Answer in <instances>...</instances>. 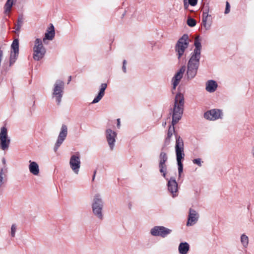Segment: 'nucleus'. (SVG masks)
Returning <instances> with one entry per match:
<instances>
[{"instance_id":"nucleus-14","label":"nucleus","mask_w":254,"mask_h":254,"mask_svg":"<svg viewBox=\"0 0 254 254\" xmlns=\"http://www.w3.org/2000/svg\"><path fill=\"white\" fill-rule=\"evenodd\" d=\"M106 138L108 144L111 149H113L114 143L116 141L115 138L117 136L116 133L111 129H107L106 131Z\"/></svg>"},{"instance_id":"nucleus-30","label":"nucleus","mask_w":254,"mask_h":254,"mask_svg":"<svg viewBox=\"0 0 254 254\" xmlns=\"http://www.w3.org/2000/svg\"><path fill=\"white\" fill-rule=\"evenodd\" d=\"M241 242L243 246L246 248L249 244L248 237L245 234H243L241 237Z\"/></svg>"},{"instance_id":"nucleus-6","label":"nucleus","mask_w":254,"mask_h":254,"mask_svg":"<svg viewBox=\"0 0 254 254\" xmlns=\"http://www.w3.org/2000/svg\"><path fill=\"white\" fill-rule=\"evenodd\" d=\"M10 143V137L8 135L7 129L5 127H2L0 131V148L2 150L8 149Z\"/></svg>"},{"instance_id":"nucleus-24","label":"nucleus","mask_w":254,"mask_h":254,"mask_svg":"<svg viewBox=\"0 0 254 254\" xmlns=\"http://www.w3.org/2000/svg\"><path fill=\"white\" fill-rule=\"evenodd\" d=\"M55 36V29L54 26L52 24L51 27L49 28L47 32L45 33V38L43 41H45L46 39L51 40L53 39Z\"/></svg>"},{"instance_id":"nucleus-23","label":"nucleus","mask_w":254,"mask_h":254,"mask_svg":"<svg viewBox=\"0 0 254 254\" xmlns=\"http://www.w3.org/2000/svg\"><path fill=\"white\" fill-rule=\"evenodd\" d=\"M174 132H175L174 125H173V124H172V126H170V127L168 129V130L167 135V136L165 138V142H164L165 145H168L169 144V143L170 142L171 138L172 137Z\"/></svg>"},{"instance_id":"nucleus-18","label":"nucleus","mask_w":254,"mask_h":254,"mask_svg":"<svg viewBox=\"0 0 254 254\" xmlns=\"http://www.w3.org/2000/svg\"><path fill=\"white\" fill-rule=\"evenodd\" d=\"M29 163L28 169L30 173L34 176H38L40 174V168L38 163L31 160Z\"/></svg>"},{"instance_id":"nucleus-2","label":"nucleus","mask_w":254,"mask_h":254,"mask_svg":"<svg viewBox=\"0 0 254 254\" xmlns=\"http://www.w3.org/2000/svg\"><path fill=\"white\" fill-rule=\"evenodd\" d=\"M175 148L178 166L179 177H180L183 170L182 160L184 159L185 156L184 141L180 136L176 137Z\"/></svg>"},{"instance_id":"nucleus-3","label":"nucleus","mask_w":254,"mask_h":254,"mask_svg":"<svg viewBox=\"0 0 254 254\" xmlns=\"http://www.w3.org/2000/svg\"><path fill=\"white\" fill-rule=\"evenodd\" d=\"M103 206L104 202L101 196L99 194H96L93 199L92 211L94 215L100 220L103 217L102 213Z\"/></svg>"},{"instance_id":"nucleus-26","label":"nucleus","mask_w":254,"mask_h":254,"mask_svg":"<svg viewBox=\"0 0 254 254\" xmlns=\"http://www.w3.org/2000/svg\"><path fill=\"white\" fill-rule=\"evenodd\" d=\"M190 65V64H188V70L187 72L188 77L189 79L193 78L195 76L197 72L196 68H191Z\"/></svg>"},{"instance_id":"nucleus-31","label":"nucleus","mask_w":254,"mask_h":254,"mask_svg":"<svg viewBox=\"0 0 254 254\" xmlns=\"http://www.w3.org/2000/svg\"><path fill=\"white\" fill-rule=\"evenodd\" d=\"M17 229V226L16 224H13L12 225L10 230V234L12 237H14L15 235V232Z\"/></svg>"},{"instance_id":"nucleus-12","label":"nucleus","mask_w":254,"mask_h":254,"mask_svg":"<svg viewBox=\"0 0 254 254\" xmlns=\"http://www.w3.org/2000/svg\"><path fill=\"white\" fill-rule=\"evenodd\" d=\"M67 133V128L65 125H63L61 130L58 136V140L55 145V151H56L59 147L62 144L65 139Z\"/></svg>"},{"instance_id":"nucleus-25","label":"nucleus","mask_w":254,"mask_h":254,"mask_svg":"<svg viewBox=\"0 0 254 254\" xmlns=\"http://www.w3.org/2000/svg\"><path fill=\"white\" fill-rule=\"evenodd\" d=\"M189 249V245L186 242L180 243L178 248L179 252L180 254H187Z\"/></svg>"},{"instance_id":"nucleus-36","label":"nucleus","mask_w":254,"mask_h":254,"mask_svg":"<svg viewBox=\"0 0 254 254\" xmlns=\"http://www.w3.org/2000/svg\"><path fill=\"white\" fill-rule=\"evenodd\" d=\"M126 61L124 60V62H123V69L124 72H126Z\"/></svg>"},{"instance_id":"nucleus-37","label":"nucleus","mask_w":254,"mask_h":254,"mask_svg":"<svg viewBox=\"0 0 254 254\" xmlns=\"http://www.w3.org/2000/svg\"><path fill=\"white\" fill-rule=\"evenodd\" d=\"M20 27H21V25L20 24H18L16 26V31L18 32L19 31L20 29Z\"/></svg>"},{"instance_id":"nucleus-13","label":"nucleus","mask_w":254,"mask_h":254,"mask_svg":"<svg viewBox=\"0 0 254 254\" xmlns=\"http://www.w3.org/2000/svg\"><path fill=\"white\" fill-rule=\"evenodd\" d=\"M186 70L185 66H182L175 74L174 77L172 79V83H173V89H175L177 85L179 84L181 79L183 77L184 73Z\"/></svg>"},{"instance_id":"nucleus-5","label":"nucleus","mask_w":254,"mask_h":254,"mask_svg":"<svg viewBox=\"0 0 254 254\" xmlns=\"http://www.w3.org/2000/svg\"><path fill=\"white\" fill-rule=\"evenodd\" d=\"M189 45V37L187 34L183 35L178 41L175 46V51L180 59L184 54Z\"/></svg>"},{"instance_id":"nucleus-20","label":"nucleus","mask_w":254,"mask_h":254,"mask_svg":"<svg viewBox=\"0 0 254 254\" xmlns=\"http://www.w3.org/2000/svg\"><path fill=\"white\" fill-rule=\"evenodd\" d=\"M107 87V84L105 83L102 84L101 88L98 95L94 98L92 103L95 104L98 103L103 97L104 95L105 90Z\"/></svg>"},{"instance_id":"nucleus-29","label":"nucleus","mask_w":254,"mask_h":254,"mask_svg":"<svg viewBox=\"0 0 254 254\" xmlns=\"http://www.w3.org/2000/svg\"><path fill=\"white\" fill-rule=\"evenodd\" d=\"M13 4V0H7L4 5V12L5 13L8 14Z\"/></svg>"},{"instance_id":"nucleus-19","label":"nucleus","mask_w":254,"mask_h":254,"mask_svg":"<svg viewBox=\"0 0 254 254\" xmlns=\"http://www.w3.org/2000/svg\"><path fill=\"white\" fill-rule=\"evenodd\" d=\"M194 44L195 46V49L194 50L193 53L192 55L200 57L201 45L200 39H199L198 36L196 37L195 38Z\"/></svg>"},{"instance_id":"nucleus-9","label":"nucleus","mask_w":254,"mask_h":254,"mask_svg":"<svg viewBox=\"0 0 254 254\" xmlns=\"http://www.w3.org/2000/svg\"><path fill=\"white\" fill-rule=\"evenodd\" d=\"M222 113L218 109H212L204 113V118L208 120L215 121L222 117Z\"/></svg>"},{"instance_id":"nucleus-22","label":"nucleus","mask_w":254,"mask_h":254,"mask_svg":"<svg viewBox=\"0 0 254 254\" xmlns=\"http://www.w3.org/2000/svg\"><path fill=\"white\" fill-rule=\"evenodd\" d=\"M217 87V83L214 80L208 81L206 83V90L209 92H214Z\"/></svg>"},{"instance_id":"nucleus-39","label":"nucleus","mask_w":254,"mask_h":254,"mask_svg":"<svg viewBox=\"0 0 254 254\" xmlns=\"http://www.w3.org/2000/svg\"><path fill=\"white\" fill-rule=\"evenodd\" d=\"M2 162L3 164H5L6 163V160H5V158H3L2 159Z\"/></svg>"},{"instance_id":"nucleus-8","label":"nucleus","mask_w":254,"mask_h":254,"mask_svg":"<svg viewBox=\"0 0 254 254\" xmlns=\"http://www.w3.org/2000/svg\"><path fill=\"white\" fill-rule=\"evenodd\" d=\"M64 88V82L61 80H57L55 84L53 96L56 98L58 104H60L63 95V89Z\"/></svg>"},{"instance_id":"nucleus-32","label":"nucleus","mask_w":254,"mask_h":254,"mask_svg":"<svg viewBox=\"0 0 254 254\" xmlns=\"http://www.w3.org/2000/svg\"><path fill=\"white\" fill-rule=\"evenodd\" d=\"M187 24L191 27H193L195 25V20L192 18H190L188 19Z\"/></svg>"},{"instance_id":"nucleus-7","label":"nucleus","mask_w":254,"mask_h":254,"mask_svg":"<svg viewBox=\"0 0 254 254\" xmlns=\"http://www.w3.org/2000/svg\"><path fill=\"white\" fill-rule=\"evenodd\" d=\"M69 166L73 172L78 174L80 168L81 162L78 154L72 155L69 162Z\"/></svg>"},{"instance_id":"nucleus-21","label":"nucleus","mask_w":254,"mask_h":254,"mask_svg":"<svg viewBox=\"0 0 254 254\" xmlns=\"http://www.w3.org/2000/svg\"><path fill=\"white\" fill-rule=\"evenodd\" d=\"M200 57L194 55H192L190 59L188 64H190L191 68H196L197 70L199 65Z\"/></svg>"},{"instance_id":"nucleus-11","label":"nucleus","mask_w":254,"mask_h":254,"mask_svg":"<svg viewBox=\"0 0 254 254\" xmlns=\"http://www.w3.org/2000/svg\"><path fill=\"white\" fill-rule=\"evenodd\" d=\"M12 51L10 57V63L12 64L15 62L19 53V42L17 39L13 40L11 46Z\"/></svg>"},{"instance_id":"nucleus-17","label":"nucleus","mask_w":254,"mask_h":254,"mask_svg":"<svg viewBox=\"0 0 254 254\" xmlns=\"http://www.w3.org/2000/svg\"><path fill=\"white\" fill-rule=\"evenodd\" d=\"M160 163H159V167H160V171L161 173H163V175L164 177H165L166 175V165L165 162L167 159V155L164 152H161L160 154Z\"/></svg>"},{"instance_id":"nucleus-1","label":"nucleus","mask_w":254,"mask_h":254,"mask_svg":"<svg viewBox=\"0 0 254 254\" xmlns=\"http://www.w3.org/2000/svg\"><path fill=\"white\" fill-rule=\"evenodd\" d=\"M184 98L183 94L178 93L176 95L173 108L172 115V124L175 125L181 119L183 113Z\"/></svg>"},{"instance_id":"nucleus-33","label":"nucleus","mask_w":254,"mask_h":254,"mask_svg":"<svg viewBox=\"0 0 254 254\" xmlns=\"http://www.w3.org/2000/svg\"><path fill=\"white\" fill-rule=\"evenodd\" d=\"M192 162L194 164H196L199 166H201V159L199 158L193 159Z\"/></svg>"},{"instance_id":"nucleus-4","label":"nucleus","mask_w":254,"mask_h":254,"mask_svg":"<svg viewBox=\"0 0 254 254\" xmlns=\"http://www.w3.org/2000/svg\"><path fill=\"white\" fill-rule=\"evenodd\" d=\"M33 50V58L34 60L39 61L44 57L46 50L41 39L37 38L35 40Z\"/></svg>"},{"instance_id":"nucleus-16","label":"nucleus","mask_w":254,"mask_h":254,"mask_svg":"<svg viewBox=\"0 0 254 254\" xmlns=\"http://www.w3.org/2000/svg\"><path fill=\"white\" fill-rule=\"evenodd\" d=\"M169 191L172 193V196L177 195L178 191V184L175 179H171L168 182Z\"/></svg>"},{"instance_id":"nucleus-28","label":"nucleus","mask_w":254,"mask_h":254,"mask_svg":"<svg viewBox=\"0 0 254 254\" xmlns=\"http://www.w3.org/2000/svg\"><path fill=\"white\" fill-rule=\"evenodd\" d=\"M185 9H188L189 5L194 6L197 3V0H183Z\"/></svg>"},{"instance_id":"nucleus-27","label":"nucleus","mask_w":254,"mask_h":254,"mask_svg":"<svg viewBox=\"0 0 254 254\" xmlns=\"http://www.w3.org/2000/svg\"><path fill=\"white\" fill-rule=\"evenodd\" d=\"M7 173L6 168H2L0 171V189L2 188L4 183V178L6 177Z\"/></svg>"},{"instance_id":"nucleus-34","label":"nucleus","mask_w":254,"mask_h":254,"mask_svg":"<svg viewBox=\"0 0 254 254\" xmlns=\"http://www.w3.org/2000/svg\"><path fill=\"white\" fill-rule=\"evenodd\" d=\"M230 5L228 2H226V9L225 11V13L227 14L228 13L230 12Z\"/></svg>"},{"instance_id":"nucleus-15","label":"nucleus","mask_w":254,"mask_h":254,"mask_svg":"<svg viewBox=\"0 0 254 254\" xmlns=\"http://www.w3.org/2000/svg\"><path fill=\"white\" fill-rule=\"evenodd\" d=\"M198 217L199 215L198 213L196 212V211L190 208L189 211V215L187 225H193L197 221Z\"/></svg>"},{"instance_id":"nucleus-10","label":"nucleus","mask_w":254,"mask_h":254,"mask_svg":"<svg viewBox=\"0 0 254 254\" xmlns=\"http://www.w3.org/2000/svg\"><path fill=\"white\" fill-rule=\"evenodd\" d=\"M171 230L163 226H156L151 230V234L153 236H160L164 237L171 232Z\"/></svg>"},{"instance_id":"nucleus-35","label":"nucleus","mask_w":254,"mask_h":254,"mask_svg":"<svg viewBox=\"0 0 254 254\" xmlns=\"http://www.w3.org/2000/svg\"><path fill=\"white\" fill-rule=\"evenodd\" d=\"M206 18L205 19H203V25L205 27L206 29L208 30L210 28V26L206 23Z\"/></svg>"},{"instance_id":"nucleus-38","label":"nucleus","mask_w":254,"mask_h":254,"mask_svg":"<svg viewBox=\"0 0 254 254\" xmlns=\"http://www.w3.org/2000/svg\"><path fill=\"white\" fill-rule=\"evenodd\" d=\"M117 122H118L117 127H118L119 128L120 126V120L119 119L117 120Z\"/></svg>"}]
</instances>
